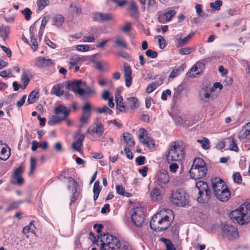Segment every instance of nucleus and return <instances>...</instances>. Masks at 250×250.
<instances>
[{"mask_svg":"<svg viewBox=\"0 0 250 250\" xmlns=\"http://www.w3.org/2000/svg\"><path fill=\"white\" fill-rule=\"evenodd\" d=\"M173 218L171 210L162 209L152 216L150 221V227L156 232L165 231L170 226Z\"/></svg>","mask_w":250,"mask_h":250,"instance_id":"f257e3e1","label":"nucleus"},{"mask_svg":"<svg viewBox=\"0 0 250 250\" xmlns=\"http://www.w3.org/2000/svg\"><path fill=\"white\" fill-rule=\"evenodd\" d=\"M66 88L73 91L83 100L87 99L90 96L96 93V91L94 88L88 86L85 81L81 80H74L72 81H68Z\"/></svg>","mask_w":250,"mask_h":250,"instance_id":"f03ea898","label":"nucleus"},{"mask_svg":"<svg viewBox=\"0 0 250 250\" xmlns=\"http://www.w3.org/2000/svg\"><path fill=\"white\" fill-rule=\"evenodd\" d=\"M186 154V146L181 140L173 142L169 146L166 160L170 164L174 161H180L183 160Z\"/></svg>","mask_w":250,"mask_h":250,"instance_id":"7ed1b4c3","label":"nucleus"},{"mask_svg":"<svg viewBox=\"0 0 250 250\" xmlns=\"http://www.w3.org/2000/svg\"><path fill=\"white\" fill-rule=\"evenodd\" d=\"M232 219L235 220L241 225L248 223L250 221V203L242 204L238 208L230 213Z\"/></svg>","mask_w":250,"mask_h":250,"instance_id":"20e7f679","label":"nucleus"},{"mask_svg":"<svg viewBox=\"0 0 250 250\" xmlns=\"http://www.w3.org/2000/svg\"><path fill=\"white\" fill-rule=\"evenodd\" d=\"M169 201L174 206L184 207L188 204L189 196L186 190L182 188H178L171 192Z\"/></svg>","mask_w":250,"mask_h":250,"instance_id":"39448f33","label":"nucleus"},{"mask_svg":"<svg viewBox=\"0 0 250 250\" xmlns=\"http://www.w3.org/2000/svg\"><path fill=\"white\" fill-rule=\"evenodd\" d=\"M208 171L206 163L201 158H195L189 170L190 177L192 179H199L205 177Z\"/></svg>","mask_w":250,"mask_h":250,"instance_id":"423d86ee","label":"nucleus"},{"mask_svg":"<svg viewBox=\"0 0 250 250\" xmlns=\"http://www.w3.org/2000/svg\"><path fill=\"white\" fill-rule=\"evenodd\" d=\"M97 242H100L101 247L107 248L111 250H114L115 248H120V243L119 240L113 235L107 233L98 236Z\"/></svg>","mask_w":250,"mask_h":250,"instance_id":"0eeeda50","label":"nucleus"},{"mask_svg":"<svg viewBox=\"0 0 250 250\" xmlns=\"http://www.w3.org/2000/svg\"><path fill=\"white\" fill-rule=\"evenodd\" d=\"M195 188L198 191V196L197 200L198 202L203 203L209 200L211 197V192L207 183L203 181H198L196 183Z\"/></svg>","mask_w":250,"mask_h":250,"instance_id":"6e6552de","label":"nucleus"},{"mask_svg":"<svg viewBox=\"0 0 250 250\" xmlns=\"http://www.w3.org/2000/svg\"><path fill=\"white\" fill-rule=\"evenodd\" d=\"M145 208L143 207H136L134 208L131 214L132 222L137 227L142 226L145 219Z\"/></svg>","mask_w":250,"mask_h":250,"instance_id":"1a4fd4ad","label":"nucleus"},{"mask_svg":"<svg viewBox=\"0 0 250 250\" xmlns=\"http://www.w3.org/2000/svg\"><path fill=\"white\" fill-rule=\"evenodd\" d=\"M223 236L229 240H233L239 237L237 229L232 225H225L222 228Z\"/></svg>","mask_w":250,"mask_h":250,"instance_id":"9d476101","label":"nucleus"},{"mask_svg":"<svg viewBox=\"0 0 250 250\" xmlns=\"http://www.w3.org/2000/svg\"><path fill=\"white\" fill-rule=\"evenodd\" d=\"M139 140L147 147L153 148L155 146L154 140L148 136L147 131L144 128L139 129Z\"/></svg>","mask_w":250,"mask_h":250,"instance_id":"9b49d317","label":"nucleus"},{"mask_svg":"<svg viewBox=\"0 0 250 250\" xmlns=\"http://www.w3.org/2000/svg\"><path fill=\"white\" fill-rule=\"evenodd\" d=\"M211 182L213 194L220 191L225 187H228L225 182L222 179L218 177L212 178Z\"/></svg>","mask_w":250,"mask_h":250,"instance_id":"f8f14e48","label":"nucleus"},{"mask_svg":"<svg viewBox=\"0 0 250 250\" xmlns=\"http://www.w3.org/2000/svg\"><path fill=\"white\" fill-rule=\"evenodd\" d=\"M169 181L170 177L168 172L166 170H162L159 174L156 182L159 186L162 188H164Z\"/></svg>","mask_w":250,"mask_h":250,"instance_id":"ddd939ff","label":"nucleus"},{"mask_svg":"<svg viewBox=\"0 0 250 250\" xmlns=\"http://www.w3.org/2000/svg\"><path fill=\"white\" fill-rule=\"evenodd\" d=\"M55 115H53L50 122L53 124H58L63 120L68 115L70 110H54Z\"/></svg>","mask_w":250,"mask_h":250,"instance_id":"4468645a","label":"nucleus"},{"mask_svg":"<svg viewBox=\"0 0 250 250\" xmlns=\"http://www.w3.org/2000/svg\"><path fill=\"white\" fill-rule=\"evenodd\" d=\"M214 194L218 200L223 202H227L231 197V193L228 187H225L218 193L217 192Z\"/></svg>","mask_w":250,"mask_h":250,"instance_id":"2eb2a0df","label":"nucleus"},{"mask_svg":"<svg viewBox=\"0 0 250 250\" xmlns=\"http://www.w3.org/2000/svg\"><path fill=\"white\" fill-rule=\"evenodd\" d=\"M213 91L212 88L206 87L202 89L200 93V96L201 99L207 102L213 100L215 95L212 93Z\"/></svg>","mask_w":250,"mask_h":250,"instance_id":"dca6fc26","label":"nucleus"},{"mask_svg":"<svg viewBox=\"0 0 250 250\" xmlns=\"http://www.w3.org/2000/svg\"><path fill=\"white\" fill-rule=\"evenodd\" d=\"M95 21L104 22L113 20V16L111 13H95L93 16Z\"/></svg>","mask_w":250,"mask_h":250,"instance_id":"f3484780","label":"nucleus"},{"mask_svg":"<svg viewBox=\"0 0 250 250\" xmlns=\"http://www.w3.org/2000/svg\"><path fill=\"white\" fill-rule=\"evenodd\" d=\"M53 61L50 59L39 57L35 59V65L40 68H45L51 66Z\"/></svg>","mask_w":250,"mask_h":250,"instance_id":"a211bd4d","label":"nucleus"},{"mask_svg":"<svg viewBox=\"0 0 250 250\" xmlns=\"http://www.w3.org/2000/svg\"><path fill=\"white\" fill-rule=\"evenodd\" d=\"M104 131V128L103 124L97 119L95 126L92 127L90 130V133L91 134H96L98 137H101Z\"/></svg>","mask_w":250,"mask_h":250,"instance_id":"6ab92c4d","label":"nucleus"},{"mask_svg":"<svg viewBox=\"0 0 250 250\" xmlns=\"http://www.w3.org/2000/svg\"><path fill=\"white\" fill-rule=\"evenodd\" d=\"M124 73L125 82V85L129 87L132 82V70L129 65L125 64L124 65Z\"/></svg>","mask_w":250,"mask_h":250,"instance_id":"aec40b11","label":"nucleus"},{"mask_svg":"<svg viewBox=\"0 0 250 250\" xmlns=\"http://www.w3.org/2000/svg\"><path fill=\"white\" fill-rule=\"evenodd\" d=\"M150 197L153 202L161 201L163 197V194L158 187H155L150 192Z\"/></svg>","mask_w":250,"mask_h":250,"instance_id":"412c9836","label":"nucleus"},{"mask_svg":"<svg viewBox=\"0 0 250 250\" xmlns=\"http://www.w3.org/2000/svg\"><path fill=\"white\" fill-rule=\"evenodd\" d=\"M69 182L70 185L74 188L73 195L70 200V205H71L72 203H74L77 200L79 193L77 191L78 183L72 177H70Z\"/></svg>","mask_w":250,"mask_h":250,"instance_id":"4be33fe9","label":"nucleus"},{"mask_svg":"<svg viewBox=\"0 0 250 250\" xmlns=\"http://www.w3.org/2000/svg\"><path fill=\"white\" fill-rule=\"evenodd\" d=\"M84 137L83 134H80L76 141L73 143L72 144V148L81 154L83 152L82 150V147L83 146V142L84 139Z\"/></svg>","mask_w":250,"mask_h":250,"instance_id":"5701e85b","label":"nucleus"},{"mask_svg":"<svg viewBox=\"0 0 250 250\" xmlns=\"http://www.w3.org/2000/svg\"><path fill=\"white\" fill-rule=\"evenodd\" d=\"M168 112L177 125L182 124L183 119L180 115L179 110H168Z\"/></svg>","mask_w":250,"mask_h":250,"instance_id":"b1692460","label":"nucleus"},{"mask_svg":"<svg viewBox=\"0 0 250 250\" xmlns=\"http://www.w3.org/2000/svg\"><path fill=\"white\" fill-rule=\"evenodd\" d=\"M126 108L135 109L139 107L140 103L136 98L129 97L126 99Z\"/></svg>","mask_w":250,"mask_h":250,"instance_id":"393cba45","label":"nucleus"},{"mask_svg":"<svg viewBox=\"0 0 250 250\" xmlns=\"http://www.w3.org/2000/svg\"><path fill=\"white\" fill-rule=\"evenodd\" d=\"M30 73L29 71H25L23 72L22 75L21 77V81L23 84L21 85L20 87L22 89H24L30 82Z\"/></svg>","mask_w":250,"mask_h":250,"instance_id":"a878e982","label":"nucleus"},{"mask_svg":"<svg viewBox=\"0 0 250 250\" xmlns=\"http://www.w3.org/2000/svg\"><path fill=\"white\" fill-rule=\"evenodd\" d=\"M115 101L117 107H120L124 109L126 108V104L123 102V98L121 95V91L118 90L115 95Z\"/></svg>","mask_w":250,"mask_h":250,"instance_id":"bb28decb","label":"nucleus"},{"mask_svg":"<svg viewBox=\"0 0 250 250\" xmlns=\"http://www.w3.org/2000/svg\"><path fill=\"white\" fill-rule=\"evenodd\" d=\"M90 116V110H83V112L80 118V122L81 124V126L84 124H87L88 123Z\"/></svg>","mask_w":250,"mask_h":250,"instance_id":"cd10ccee","label":"nucleus"},{"mask_svg":"<svg viewBox=\"0 0 250 250\" xmlns=\"http://www.w3.org/2000/svg\"><path fill=\"white\" fill-rule=\"evenodd\" d=\"M240 134L239 138L241 139L246 138L250 135V122L247 123L242 127Z\"/></svg>","mask_w":250,"mask_h":250,"instance_id":"c85d7f7f","label":"nucleus"},{"mask_svg":"<svg viewBox=\"0 0 250 250\" xmlns=\"http://www.w3.org/2000/svg\"><path fill=\"white\" fill-rule=\"evenodd\" d=\"M176 12L174 10H170L166 12L163 16L158 17L159 21L162 22L163 17H165L167 21H170L172 18L175 15Z\"/></svg>","mask_w":250,"mask_h":250,"instance_id":"c756f323","label":"nucleus"},{"mask_svg":"<svg viewBox=\"0 0 250 250\" xmlns=\"http://www.w3.org/2000/svg\"><path fill=\"white\" fill-rule=\"evenodd\" d=\"M157 2L155 0H148L147 5V11L150 13H154L157 9Z\"/></svg>","mask_w":250,"mask_h":250,"instance_id":"7c9ffc66","label":"nucleus"},{"mask_svg":"<svg viewBox=\"0 0 250 250\" xmlns=\"http://www.w3.org/2000/svg\"><path fill=\"white\" fill-rule=\"evenodd\" d=\"M129 10L132 12L131 17L136 18L139 14L138 7L134 1H131L130 3Z\"/></svg>","mask_w":250,"mask_h":250,"instance_id":"2f4dec72","label":"nucleus"},{"mask_svg":"<svg viewBox=\"0 0 250 250\" xmlns=\"http://www.w3.org/2000/svg\"><path fill=\"white\" fill-rule=\"evenodd\" d=\"M124 139L129 147H133L135 145V142L132 135L128 132H125L123 134Z\"/></svg>","mask_w":250,"mask_h":250,"instance_id":"473e14b6","label":"nucleus"},{"mask_svg":"<svg viewBox=\"0 0 250 250\" xmlns=\"http://www.w3.org/2000/svg\"><path fill=\"white\" fill-rule=\"evenodd\" d=\"M39 98V92L35 90L32 91L29 94L28 100V104H32L34 103Z\"/></svg>","mask_w":250,"mask_h":250,"instance_id":"72a5a7b5","label":"nucleus"},{"mask_svg":"<svg viewBox=\"0 0 250 250\" xmlns=\"http://www.w3.org/2000/svg\"><path fill=\"white\" fill-rule=\"evenodd\" d=\"M0 160L6 161L9 158L10 152H8L6 147H2L0 150Z\"/></svg>","mask_w":250,"mask_h":250,"instance_id":"f704fd0d","label":"nucleus"},{"mask_svg":"<svg viewBox=\"0 0 250 250\" xmlns=\"http://www.w3.org/2000/svg\"><path fill=\"white\" fill-rule=\"evenodd\" d=\"M114 44L117 47H121L123 48H126L127 47V44L124 39L121 37H117L116 40L114 42Z\"/></svg>","mask_w":250,"mask_h":250,"instance_id":"c9c22d12","label":"nucleus"},{"mask_svg":"<svg viewBox=\"0 0 250 250\" xmlns=\"http://www.w3.org/2000/svg\"><path fill=\"white\" fill-rule=\"evenodd\" d=\"M115 188L116 192L119 195L127 197H129L131 195V193L125 191V188L121 185H117L116 186Z\"/></svg>","mask_w":250,"mask_h":250,"instance_id":"e433bc0d","label":"nucleus"},{"mask_svg":"<svg viewBox=\"0 0 250 250\" xmlns=\"http://www.w3.org/2000/svg\"><path fill=\"white\" fill-rule=\"evenodd\" d=\"M70 10L73 13L79 15L82 13V10L80 5L76 2L71 4Z\"/></svg>","mask_w":250,"mask_h":250,"instance_id":"4c0bfd02","label":"nucleus"},{"mask_svg":"<svg viewBox=\"0 0 250 250\" xmlns=\"http://www.w3.org/2000/svg\"><path fill=\"white\" fill-rule=\"evenodd\" d=\"M160 241L165 244L166 247V250H175L174 245L169 239L165 238H161Z\"/></svg>","mask_w":250,"mask_h":250,"instance_id":"58836bf2","label":"nucleus"},{"mask_svg":"<svg viewBox=\"0 0 250 250\" xmlns=\"http://www.w3.org/2000/svg\"><path fill=\"white\" fill-rule=\"evenodd\" d=\"M52 93L57 96H61L63 95L62 86L59 85L54 86L52 89Z\"/></svg>","mask_w":250,"mask_h":250,"instance_id":"ea45409f","label":"nucleus"},{"mask_svg":"<svg viewBox=\"0 0 250 250\" xmlns=\"http://www.w3.org/2000/svg\"><path fill=\"white\" fill-rule=\"evenodd\" d=\"M197 141L201 145L203 149L207 150L209 148V141L207 138H203V140H197Z\"/></svg>","mask_w":250,"mask_h":250,"instance_id":"a19ab883","label":"nucleus"},{"mask_svg":"<svg viewBox=\"0 0 250 250\" xmlns=\"http://www.w3.org/2000/svg\"><path fill=\"white\" fill-rule=\"evenodd\" d=\"M229 147L231 151L238 152L239 150L237 145V141L233 137H231L229 141Z\"/></svg>","mask_w":250,"mask_h":250,"instance_id":"79ce46f5","label":"nucleus"},{"mask_svg":"<svg viewBox=\"0 0 250 250\" xmlns=\"http://www.w3.org/2000/svg\"><path fill=\"white\" fill-rule=\"evenodd\" d=\"M9 28L8 27H3L2 26L0 27V36L3 39H6L8 37Z\"/></svg>","mask_w":250,"mask_h":250,"instance_id":"37998d69","label":"nucleus"},{"mask_svg":"<svg viewBox=\"0 0 250 250\" xmlns=\"http://www.w3.org/2000/svg\"><path fill=\"white\" fill-rule=\"evenodd\" d=\"M222 5V1L220 0H217L214 2L210 3V7L214 11L219 10Z\"/></svg>","mask_w":250,"mask_h":250,"instance_id":"c03bdc74","label":"nucleus"},{"mask_svg":"<svg viewBox=\"0 0 250 250\" xmlns=\"http://www.w3.org/2000/svg\"><path fill=\"white\" fill-rule=\"evenodd\" d=\"M49 0H38L37 1L38 10L40 11L43 10L45 7V6L49 5Z\"/></svg>","mask_w":250,"mask_h":250,"instance_id":"a18cd8bd","label":"nucleus"},{"mask_svg":"<svg viewBox=\"0 0 250 250\" xmlns=\"http://www.w3.org/2000/svg\"><path fill=\"white\" fill-rule=\"evenodd\" d=\"M23 202L21 201H14L12 203H11L6 209V210L7 211L12 210L13 209H16L19 208L21 203H22Z\"/></svg>","mask_w":250,"mask_h":250,"instance_id":"49530a36","label":"nucleus"},{"mask_svg":"<svg viewBox=\"0 0 250 250\" xmlns=\"http://www.w3.org/2000/svg\"><path fill=\"white\" fill-rule=\"evenodd\" d=\"M64 19L61 15H56L53 21L55 23V24L57 26H60L64 22Z\"/></svg>","mask_w":250,"mask_h":250,"instance_id":"de8ad7c7","label":"nucleus"},{"mask_svg":"<svg viewBox=\"0 0 250 250\" xmlns=\"http://www.w3.org/2000/svg\"><path fill=\"white\" fill-rule=\"evenodd\" d=\"M194 35V32H192L189 34L187 37L182 39L181 41L178 42V46L181 47L187 43L188 40Z\"/></svg>","mask_w":250,"mask_h":250,"instance_id":"09e8293b","label":"nucleus"},{"mask_svg":"<svg viewBox=\"0 0 250 250\" xmlns=\"http://www.w3.org/2000/svg\"><path fill=\"white\" fill-rule=\"evenodd\" d=\"M37 165V160L34 157L30 158V171L29 174H32L34 172V170L36 169Z\"/></svg>","mask_w":250,"mask_h":250,"instance_id":"8fccbe9b","label":"nucleus"},{"mask_svg":"<svg viewBox=\"0 0 250 250\" xmlns=\"http://www.w3.org/2000/svg\"><path fill=\"white\" fill-rule=\"evenodd\" d=\"M199 69L195 64L190 69L189 72V76L190 77H195L196 75H198L201 73V72H199Z\"/></svg>","mask_w":250,"mask_h":250,"instance_id":"3c124183","label":"nucleus"},{"mask_svg":"<svg viewBox=\"0 0 250 250\" xmlns=\"http://www.w3.org/2000/svg\"><path fill=\"white\" fill-rule=\"evenodd\" d=\"M233 180L235 183L241 184L242 182V178L240 173L237 172L234 173L233 175Z\"/></svg>","mask_w":250,"mask_h":250,"instance_id":"603ef678","label":"nucleus"},{"mask_svg":"<svg viewBox=\"0 0 250 250\" xmlns=\"http://www.w3.org/2000/svg\"><path fill=\"white\" fill-rule=\"evenodd\" d=\"M22 14L24 16L25 19L27 21H29L31 18L32 11L29 8H25L22 12Z\"/></svg>","mask_w":250,"mask_h":250,"instance_id":"864d4df0","label":"nucleus"},{"mask_svg":"<svg viewBox=\"0 0 250 250\" xmlns=\"http://www.w3.org/2000/svg\"><path fill=\"white\" fill-rule=\"evenodd\" d=\"M146 55L151 58H156L158 56V53L156 51L153 50L148 49L146 52Z\"/></svg>","mask_w":250,"mask_h":250,"instance_id":"5fc2aeb1","label":"nucleus"},{"mask_svg":"<svg viewBox=\"0 0 250 250\" xmlns=\"http://www.w3.org/2000/svg\"><path fill=\"white\" fill-rule=\"evenodd\" d=\"M101 189L102 188L100 186V182L99 181H95L93 188V193H100Z\"/></svg>","mask_w":250,"mask_h":250,"instance_id":"6e6d98bb","label":"nucleus"},{"mask_svg":"<svg viewBox=\"0 0 250 250\" xmlns=\"http://www.w3.org/2000/svg\"><path fill=\"white\" fill-rule=\"evenodd\" d=\"M80 60V58L77 55H74L72 57V59L70 62V64L71 65L70 68L73 66H75L77 64V63Z\"/></svg>","mask_w":250,"mask_h":250,"instance_id":"4d7b16f0","label":"nucleus"},{"mask_svg":"<svg viewBox=\"0 0 250 250\" xmlns=\"http://www.w3.org/2000/svg\"><path fill=\"white\" fill-rule=\"evenodd\" d=\"M76 49L78 51L85 52L89 50V47L87 45H77Z\"/></svg>","mask_w":250,"mask_h":250,"instance_id":"13d9d810","label":"nucleus"},{"mask_svg":"<svg viewBox=\"0 0 250 250\" xmlns=\"http://www.w3.org/2000/svg\"><path fill=\"white\" fill-rule=\"evenodd\" d=\"M192 48L190 47L182 48L179 50V53L181 55H186L190 54L191 52Z\"/></svg>","mask_w":250,"mask_h":250,"instance_id":"bf43d9fd","label":"nucleus"},{"mask_svg":"<svg viewBox=\"0 0 250 250\" xmlns=\"http://www.w3.org/2000/svg\"><path fill=\"white\" fill-rule=\"evenodd\" d=\"M169 171L172 173H175L179 168V166L175 163H172L169 167Z\"/></svg>","mask_w":250,"mask_h":250,"instance_id":"052dcab7","label":"nucleus"},{"mask_svg":"<svg viewBox=\"0 0 250 250\" xmlns=\"http://www.w3.org/2000/svg\"><path fill=\"white\" fill-rule=\"evenodd\" d=\"M158 42L160 48H164L166 46V42L165 39L161 36H158Z\"/></svg>","mask_w":250,"mask_h":250,"instance_id":"680f3d73","label":"nucleus"},{"mask_svg":"<svg viewBox=\"0 0 250 250\" xmlns=\"http://www.w3.org/2000/svg\"><path fill=\"white\" fill-rule=\"evenodd\" d=\"M150 118H152V116H150L148 114L143 113L142 115L141 120L145 123H148L150 121Z\"/></svg>","mask_w":250,"mask_h":250,"instance_id":"e2e57ef3","label":"nucleus"},{"mask_svg":"<svg viewBox=\"0 0 250 250\" xmlns=\"http://www.w3.org/2000/svg\"><path fill=\"white\" fill-rule=\"evenodd\" d=\"M23 171V167L22 166H20L18 168H17L14 172V174L15 176H21V174L22 173Z\"/></svg>","mask_w":250,"mask_h":250,"instance_id":"0e129e2a","label":"nucleus"},{"mask_svg":"<svg viewBox=\"0 0 250 250\" xmlns=\"http://www.w3.org/2000/svg\"><path fill=\"white\" fill-rule=\"evenodd\" d=\"M49 18L48 16H45L42 18V23L40 26V30H43L44 29Z\"/></svg>","mask_w":250,"mask_h":250,"instance_id":"69168bd1","label":"nucleus"},{"mask_svg":"<svg viewBox=\"0 0 250 250\" xmlns=\"http://www.w3.org/2000/svg\"><path fill=\"white\" fill-rule=\"evenodd\" d=\"M145 156H140L136 158L135 161L139 165L141 166L145 164Z\"/></svg>","mask_w":250,"mask_h":250,"instance_id":"338daca9","label":"nucleus"},{"mask_svg":"<svg viewBox=\"0 0 250 250\" xmlns=\"http://www.w3.org/2000/svg\"><path fill=\"white\" fill-rule=\"evenodd\" d=\"M156 88V84L155 83H152L147 86L146 91L148 93H150L153 91Z\"/></svg>","mask_w":250,"mask_h":250,"instance_id":"774afa93","label":"nucleus"}]
</instances>
